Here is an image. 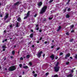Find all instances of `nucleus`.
<instances>
[{"label": "nucleus", "mask_w": 77, "mask_h": 77, "mask_svg": "<svg viewBox=\"0 0 77 77\" xmlns=\"http://www.w3.org/2000/svg\"><path fill=\"white\" fill-rule=\"evenodd\" d=\"M47 6H44L42 8L41 11H40V14H42L44 13L46 11V10H47Z\"/></svg>", "instance_id": "1"}, {"label": "nucleus", "mask_w": 77, "mask_h": 77, "mask_svg": "<svg viewBox=\"0 0 77 77\" xmlns=\"http://www.w3.org/2000/svg\"><path fill=\"white\" fill-rule=\"evenodd\" d=\"M16 67L14 66H12L9 67L8 69V70L9 71H13L14 70H15Z\"/></svg>", "instance_id": "2"}, {"label": "nucleus", "mask_w": 77, "mask_h": 77, "mask_svg": "<svg viewBox=\"0 0 77 77\" xmlns=\"http://www.w3.org/2000/svg\"><path fill=\"white\" fill-rule=\"evenodd\" d=\"M59 70V67L55 66L54 67V71L55 72H58Z\"/></svg>", "instance_id": "3"}, {"label": "nucleus", "mask_w": 77, "mask_h": 77, "mask_svg": "<svg viewBox=\"0 0 77 77\" xmlns=\"http://www.w3.org/2000/svg\"><path fill=\"white\" fill-rule=\"evenodd\" d=\"M30 11H29L27 12L26 14V16L25 17L23 18L24 20H25V19H26V18H27V17L29 16V15H30Z\"/></svg>", "instance_id": "4"}, {"label": "nucleus", "mask_w": 77, "mask_h": 77, "mask_svg": "<svg viewBox=\"0 0 77 77\" xmlns=\"http://www.w3.org/2000/svg\"><path fill=\"white\" fill-rule=\"evenodd\" d=\"M37 5L39 8H41V6L42 5V2H39L38 3Z\"/></svg>", "instance_id": "5"}, {"label": "nucleus", "mask_w": 77, "mask_h": 77, "mask_svg": "<svg viewBox=\"0 0 77 77\" xmlns=\"http://www.w3.org/2000/svg\"><path fill=\"white\" fill-rule=\"evenodd\" d=\"M42 54V51H41L39 52L37 54V56L38 57H41V54Z\"/></svg>", "instance_id": "6"}, {"label": "nucleus", "mask_w": 77, "mask_h": 77, "mask_svg": "<svg viewBox=\"0 0 77 77\" xmlns=\"http://www.w3.org/2000/svg\"><path fill=\"white\" fill-rule=\"evenodd\" d=\"M21 3V2H16V3H15V4H14V6H16L17 5V6H18V5H20V3Z\"/></svg>", "instance_id": "7"}, {"label": "nucleus", "mask_w": 77, "mask_h": 77, "mask_svg": "<svg viewBox=\"0 0 77 77\" xmlns=\"http://www.w3.org/2000/svg\"><path fill=\"white\" fill-rule=\"evenodd\" d=\"M20 23L19 22H17L16 24V27H18L19 26H20Z\"/></svg>", "instance_id": "8"}, {"label": "nucleus", "mask_w": 77, "mask_h": 77, "mask_svg": "<svg viewBox=\"0 0 77 77\" xmlns=\"http://www.w3.org/2000/svg\"><path fill=\"white\" fill-rule=\"evenodd\" d=\"M50 57L52 58V60H54V55H52Z\"/></svg>", "instance_id": "9"}, {"label": "nucleus", "mask_w": 77, "mask_h": 77, "mask_svg": "<svg viewBox=\"0 0 77 77\" xmlns=\"http://www.w3.org/2000/svg\"><path fill=\"white\" fill-rule=\"evenodd\" d=\"M67 77H73V75L72 74H69L67 75Z\"/></svg>", "instance_id": "10"}, {"label": "nucleus", "mask_w": 77, "mask_h": 77, "mask_svg": "<svg viewBox=\"0 0 77 77\" xmlns=\"http://www.w3.org/2000/svg\"><path fill=\"white\" fill-rule=\"evenodd\" d=\"M62 27H61V26H59L58 27V29H57V32H59V31H60V30L61 29Z\"/></svg>", "instance_id": "11"}, {"label": "nucleus", "mask_w": 77, "mask_h": 77, "mask_svg": "<svg viewBox=\"0 0 77 77\" xmlns=\"http://www.w3.org/2000/svg\"><path fill=\"white\" fill-rule=\"evenodd\" d=\"M66 17L67 18H69L70 17V16H69V15L68 14H66Z\"/></svg>", "instance_id": "12"}, {"label": "nucleus", "mask_w": 77, "mask_h": 77, "mask_svg": "<svg viewBox=\"0 0 77 77\" xmlns=\"http://www.w3.org/2000/svg\"><path fill=\"white\" fill-rule=\"evenodd\" d=\"M23 68H24V69H27V68H29V67H28V66H23Z\"/></svg>", "instance_id": "13"}, {"label": "nucleus", "mask_w": 77, "mask_h": 77, "mask_svg": "<svg viewBox=\"0 0 77 77\" xmlns=\"http://www.w3.org/2000/svg\"><path fill=\"white\" fill-rule=\"evenodd\" d=\"M30 38H32L33 37V33L31 34L30 35Z\"/></svg>", "instance_id": "14"}, {"label": "nucleus", "mask_w": 77, "mask_h": 77, "mask_svg": "<svg viewBox=\"0 0 77 77\" xmlns=\"http://www.w3.org/2000/svg\"><path fill=\"white\" fill-rule=\"evenodd\" d=\"M21 20V17H19L17 19V20L18 22H20Z\"/></svg>", "instance_id": "15"}, {"label": "nucleus", "mask_w": 77, "mask_h": 77, "mask_svg": "<svg viewBox=\"0 0 77 77\" xmlns=\"http://www.w3.org/2000/svg\"><path fill=\"white\" fill-rule=\"evenodd\" d=\"M15 51H13L12 52V54L13 55H14L15 54Z\"/></svg>", "instance_id": "16"}, {"label": "nucleus", "mask_w": 77, "mask_h": 77, "mask_svg": "<svg viewBox=\"0 0 77 77\" xmlns=\"http://www.w3.org/2000/svg\"><path fill=\"white\" fill-rule=\"evenodd\" d=\"M65 9H64V10H63V11H63V13L65 12L66 11V8H68V7H66V8H65Z\"/></svg>", "instance_id": "17"}, {"label": "nucleus", "mask_w": 77, "mask_h": 77, "mask_svg": "<svg viewBox=\"0 0 77 77\" xmlns=\"http://www.w3.org/2000/svg\"><path fill=\"white\" fill-rule=\"evenodd\" d=\"M66 56L69 57L70 56V54H68L66 55Z\"/></svg>", "instance_id": "18"}, {"label": "nucleus", "mask_w": 77, "mask_h": 77, "mask_svg": "<svg viewBox=\"0 0 77 77\" xmlns=\"http://www.w3.org/2000/svg\"><path fill=\"white\" fill-rule=\"evenodd\" d=\"M7 18H8V17H9V14H6V16H5Z\"/></svg>", "instance_id": "19"}, {"label": "nucleus", "mask_w": 77, "mask_h": 77, "mask_svg": "<svg viewBox=\"0 0 77 77\" xmlns=\"http://www.w3.org/2000/svg\"><path fill=\"white\" fill-rule=\"evenodd\" d=\"M58 77V75L57 74L55 75H54L53 76H52L51 77Z\"/></svg>", "instance_id": "20"}, {"label": "nucleus", "mask_w": 77, "mask_h": 77, "mask_svg": "<svg viewBox=\"0 0 77 77\" xmlns=\"http://www.w3.org/2000/svg\"><path fill=\"white\" fill-rule=\"evenodd\" d=\"M59 62H57V64H56V66H57V67L58 66H59Z\"/></svg>", "instance_id": "21"}, {"label": "nucleus", "mask_w": 77, "mask_h": 77, "mask_svg": "<svg viewBox=\"0 0 77 77\" xmlns=\"http://www.w3.org/2000/svg\"><path fill=\"white\" fill-rule=\"evenodd\" d=\"M70 29H72V28H73V27H74V26L73 25H72L71 26H70Z\"/></svg>", "instance_id": "22"}, {"label": "nucleus", "mask_w": 77, "mask_h": 77, "mask_svg": "<svg viewBox=\"0 0 77 77\" xmlns=\"http://www.w3.org/2000/svg\"><path fill=\"white\" fill-rule=\"evenodd\" d=\"M30 57V56L29 55H27L26 56V57L27 58V59L29 58V57Z\"/></svg>", "instance_id": "23"}, {"label": "nucleus", "mask_w": 77, "mask_h": 77, "mask_svg": "<svg viewBox=\"0 0 77 77\" xmlns=\"http://www.w3.org/2000/svg\"><path fill=\"white\" fill-rule=\"evenodd\" d=\"M19 66L20 68H21V67H22V66H23V65H22V64H19Z\"/></svg>", "instance_id": "24"}, {"label": "nucleus", "mask_w": 77, "mask_h": 77, "mask_svg": "<svg viewBox=\"0 0 77 77\" xmlns=\"http://www.w3.org/2000/svg\"><path fill=\"white\" fill-rule=\"evenodd\" d=\"M69 62L68 61L66 63V65H69Z\"/></svg>", "instance_id": "25"}, {"label": "nucleus", "mask_w": 77, "mask_h": 77, "mask_svg": "<svg viewBox=\"0 0 77 77\" xmlns=\"http://www.w3.org/2000/svg\"><path fill=\"white\" fill-rule=\"evenodd\" d=\"M73 41H74V39H70V40L69 41H70V42H72Z\"/></svg>", "instance_id": "26"}, {"label": "nucleus", "mask_w": 77, "mask_h": 77, "mask_svg": "<svg viewBox=\"0 0 77 77\" xmlns=\"http://www.w3.org/2000/svg\"><path fill=\"white\" fill-rule=\"evenodd\" d=\"M2 48H6V46L4 45L2 46Z\"/></svg>", "instance_id": "27"}, {"label": "nucleus", "mask_w": 77, "mask_h": 77, "mask_svg": "<svg viewBox=\"0 0 77 77\" xmlns=\"http://www.w3.org/2000/svg\"><path fill=\"white\" fill-rule=\"evenodd\" d=\"M29 64L30 65V66H32V63L31 62H30L29 63Z\"/></svg>", "instance_id": "28"}, {"label": "nucleus", "mask_w": 77, "mask_h": 77, "mask_svg": "<svg viewBox=\"0 0 77 77\" xmlns=\"http://www.w3.org/2000/svg\"><path fill=\"white\" fill-rule=\"evenodd\" d=\"M53 0H51L49 2V3H51L53 2Z\"/></svg>", "instance_id": "29"}, {"label": "nucleus", "mask_w": 77, "mask_h": 77, "mask_svg": "<svg viewBox=\"0 0 77 77\" xmlns=\"http://www.w3.org/2000/svg\"><path fill=\"white\" fill-rule=\"evenodd\" d=\"M63 54L62 52H60V56H61V55H63Z\"/></svg>", "instance_id": "30"}, {"label": "nucleus", "mask_w": 77, "mask_h": 77, "mask_svg": "<svg viewBox=\"0 0 77 77\" xmlns=\"http://www.w3.org/2000/svg\"><path fill=\"white\" fill-rule=\"evenodd\" d=\"M48 74H49V73L48 72H47L45 74V75L46 76H47Z\"/></svg>", "instance_id": "31"}, {"label": "nucleus", "mask_w": 77, "mask_h": 77, "mask_svg": "<svg viewBox=\"0 0 77 77\" xmlns=\"http://www.w3.org/2000/svg\"><path fill=\"white\" fill-rule=\"evenodd\" d=\"M23 57H21L20 58V60H23Z\"/></svg>", "instance_id": "32"}, {"label": "nucleus", "mask_w": 77, "mask_h": 77, "mask_svg": "<svg viewBox=\"0 0 77 77\" xmlns=\"http://www.w3.org/2000/svg\"><path fill=\"white\" fill-rule=\"evenodd\" d=\"M71 11V8H69L67 10V11H68V12H69V11Z\"/></svg>", "instance_id": "33"}, {"label": "nucleus", "mask_w": 77, "mask_h": 77, "mask_svg": "<svg viewBox=\"0 0 77 77\" xmlns=\"http://www.w3.org/2000/svg\"><path fill=\"white\" fill-rule=\"evenodd\" d=\"M75 31L74 30H72V31H71V33H74V32Z\"/></svg>", "instance_id": "34"}, {"label": "nucleus", "mask_w": 77, "mask_h": 77, "mask_svg": "<svg viewBox=\"0 0 77 77\" xmlns=\"http://www.w3.org/2000/svg\"><path fill=\"white\" fill-rule=\"evenodd\" d=\"M52 19H53V17H49V19L50 20H52Z\"/></svg>", "instance_id": "35"}, {"label": "nucleus", "mask_w": 77, "mask_h": 77, "mask_svg": "<svg viewBox=\"0 0 77 77\" xmlns=\"http://www.w3.org/2000/svg\"><path fill=\"white\" fill-rule=\"evenodd\" d=\"M66 35H69V32H66Z\"/></svg>", "instance_id": "36"}, {"label": "nucleus", "mask_w": 77, "mask_h": 77, "mask_svg": "<svg viewBox=\"0 0 77 77\" xmlns=\"http://www.w3.org/2000/svg\"><path fill=\"white\" fill-rule=\"evenodd\" d=\"M7 18H8L6 17L5 16V17H4V19L5 20H6V19H7Z\"/></svg>", "instance_id": "37"}, {"label": "nucleus", "mask_w": 77, "mask_h": 77, "mask_svg": "<svg viewBox=\"0 0 77 77\" xmlns=\"http://www.w3.org/2000/svg\"><path fill=\"white\" fill-rule=\"evenodd\" d=\"M55 46L54 45H53V46H52L51 47V48H54V46Z\"/></svg>", "instance_id": "38"}, {"label": "nucleus", "mask_w": 77, "mask_h": 77, "mask_svg": "<svg viewBox=\"0 0 77 77\" xmlns=\"http://www.w3.org/2000/svg\"><path fill=\"white\" fill-rule=\"evenodd\" d=\"M59 49H60V47H59V48H57V50H56V51H57V50H59Z\"/></svg>", "instance_id": "39"}, {"label": "nucleus", "mask_w": 77, "mask_h": 77, "mask_svg": "<svg viewBox=\"0 0 77 77\" xmlns=\"http://www.w3.org/2000/svg\"><path fill=\"white\" fill-rule=\"evenodd\" d=\"M37 74H35L34 75V77H36L37 76Z\"/></svg>", "instance_id": "40"}, {"label": "nucleus", "mask_w": 77, "mask_h": 77, "mask_svg": "<svg viewBox=\"0 0 77 77\" xmlns=\"http://www.w3.org/2000/svg\"><path fill=\"white\" fill-rule=\"evenodd\" d=\"M36 16H37V14H35V15H34V17H36Z\"/></svg>", "instance_id": "41"}, {"label": "nucleus", "mask_w": 77, "mask_h": 77, "mask_svg": "<svg viewBox=\"0 0 77 77\" xmlns=\"http://www.w3.org/2000/svg\"><path fill=\"white\" fill-rule=\"evenodd\" d=\"M10 27L12 28V24L10 25Z\"/></svg>", "instance_id": "42"}, {"label": "nucleus", "mask_w": 77, "mask_h": 77, "mask_svg": "<svg viewBox=\"0 0 77 77\" xmlns=\"http://www.w3.org/2000/svg\"><path fill=\"white\" fill-rule=\"evenodd\" d=\"M42 37H41L39 39V41H41V40H42Z\"/></svg>", "instance_id": "43"}, {"label": "nucleus", "mask_w": 77, "mask_h": 77, "mask_svg": "<svg viewBox=\"0 0 77 77\" xmlns=\"http://www.w3.org/2000/svg\"><path fill=\"white\" fill-rule=\"evenodd\" d=\"M68 57H66V56L65 57V59H67Z\"/></svg>", "instance_id": "44"}, {"label": "nucleus", "mask_w": 77, "mask_h": 77, "mask_svg": "<svg viewBox=\"0 0 77 77\" xmlns=\"http://www.w3.org/2000/svg\"><path fill=\"white\" fill-rule=\"evenodd\" d=\"M39 29V27H37L35 30H38Z\"/></svg>", "instance_id": "45"}, {"label": "nucleus", "mask_w": 77, "mask_h": 77, "mask_svg": "<svg viewBox=\"0 0 77 77\" xmlns=\"http://www.w3.org/2000/svg\"><path fill=\"white\" fill-rule=\"evenodd\" d=\"M7 41H8V39H5L4 41H5V42H6Z\"/></svg>", "instance_id": "46"}, {"label": "nucleus", "mask_w": 77, "mask_h": 77, "mask_svg": "<svg viewBox=\"0 0 77 77\" xmlns=\"http://www.w3.org/2000/svg\"><path fill=\"white\" fill-rule=\"evenodd\" d=\"M58 59V57L56 56L55 57V59Z\"/></svg>", "instance_id": "47"}, {"label": "nucleus", "mask_w": 77, "mask_h": 77, "mask_svg": "<svg viewBox=\"0 0 77 77\" xmlns=\"http://www.w3.org/2000/svg\"><path fill=\"white\" fill-rule=\"evenodd\" d=\"M39 32H40V33H41V32H42V30L41 29H40L39 30Z\"/></svg>", "instance_id": "48"}, {"label": "nucleus", "mask_w": 77, "mask_h": 77, "mask_svg": "<svg viewBox=\"0 0 77 77\" xmlns=\"http://www.w3.org/2000/svg\"><path fill=\"white\" fill-rule=\"evenodd\" d=\"M30 31L31 32H33V29H31Z\"/></svg>", "instance_id": "49"}, {"label": "nucleus", "mask_w": 77, "mask_h": 77, "mask_svg": "<svg viewBox=\"0 0 77 77\" xmlns=\"http://www.w3.org/2000/svg\"><path fill=\"white\" fill-rule=\"evenodd\" d=\"M75 59H77V55H76L75 56Z\"/></svg>", "instance_id": "50"}, {"label": "nucleus", "mask_w": 77, "mask_h": 77, "mask_svg": "<svg viewBox=\"0 0 77 77\" xmlns=\"http://www.w3.org/2000/svg\"><path fill=\"white\" fill-rule=\"evenodd\" d=\"M71 72H74V70H71Z\"/></svg>", "instance_id": "51"}, {"label": "nucleus", "mask_w": 77, "mask_h": 77, "mask_svg": "<svg viewBox=\"0 0 77 77\" xmlns=\"http://www.w3.org/2000/svg\"><path fill=\"white\" fill-rule=\"evenodd\" d=\"M45 44H47V42H45Z\"/></svg>", "instance_id": "52"}, {"label": "nucleus", "mask_w": 77, "mask_h": 77, "mask_svg": "<svg viewBox=\"0 0 77 77\" xmlns=\"http://www.w3.org/2000/svg\"><path fill=\"white\" fill-rule=\"evenodd\" d=\"M3 51H5L6 50V49L5 48H4L3 49H2Z\"/></svg>", "instance_id": "53"}, {"label": "nucleus", "mask_w": 77, "mask_h": 77, "mask_svg": "<svg viewBox=\"0 0 77 77\" xmlns=\"http://www.w3.org/2000/svg\"><path fill=\"white\" fill-rule=\"evenodd\" d=\"M4 33H6V30H5L4 31Z\"/></svg>", "instance_id": "54"}, {"label": "nucleus", "mask_w": 77, "mask_h": 77, "mask_svg": "<svg viewBox=\"0 0 77 77\" xmlns=\"http://www.w3.org/2000/svg\"><path fill=\"white\" fill-rule=\"evenodd\" d=\"M32 47L33 48H34L35 47V46L34 45H32Z\"/></svg>", "instance_id": "55"}, {"label": "nucleus", "mask_w": 77, "mask_h": 77, "mask_svg": "<svg viewBox=\"0 0 77 77\" xmlns=\"http://www.w3.org/2000/svg\"><path fill=\"white\" fill-rule=\"evenodd\" d=\"M4 60H6V57H5Z\"/></svg>", "instance_id": "56"}, {"label": "nucleus", "mask_w": 77, "mask_h": 77, "mask_svg": "<svg viewBox=\"0 0 77 77\" xmlns=\"http://www.w3.org/2000/svg\"><path fill=\"white\" fill-rule=\"evenodd\" d=\"M24 73H25L24 72H23V75H24V74H25Z\"/></svg>", "instance_id": "57"}, {"label": "nucleus", "mask_w": 77, "mask_h": 77, "mask_svg": "<svg viewBox=\"0 0 77 77\" xmlns=\"http://www.w3.org/2000/svg\"><path fill=\"white\" fill-rule=\"evenodd\" d=\"M32 73L33 74H35V71H33Z\"/></svg>", "instance_id": "58"}, {"label": "nucleus", "mask_w": 77, "mask_h": 77, "mask_svg": "<svg viewBox=\"0 0 77 77\" xmlns=\"http://www.w3.org/2000/svg\"><path fill=\"white\" fill-rule=\"evenodd\" d=\"M0 17H2L3 16L2 15V14H1L0 15Z\"/></svg>", "instance_id": "59"}, {"label": "nucleus", "mask_w": 77, "mask_h": 77, "mask_svg": "<svg viewBox=\"0 0 77 77\" xmlns=\"http://www.w3.org/2000/svg\"><path fill=\"white\" fill-rule=\"evenodd\" d=\"M11 58V59H12V58H13V57H14L13 56H11L10 57Z\"/></svg>", "instance_id": "60"}, {"label": "nucleus", "mask_w": 77, "mask_h": 77, "mask_svg": "<svg viewBox=\"0 0 77 77\" xmlns=\"http://www.w3.org/2000/svg\"><path fill=\"white\" fill-rule=\"evenodd\" d=\"M45 54H43V57H45Z\"/></svg>", "instance_id": "61"}, {"label": "nucleus", "mask_w": 77, "mask_h": 77, "mask_svg": "<svg viewBox=\"0 0 77 77\" xmlns=\"http://www.w3.org/2000/svg\"><path fill=\"white\" fill-rule=\"evenodd\" d=\"M37 43H39V41H38L37 42Z\"/></svg>", "instance_id": "62"}, {"label": "nucleus", "mask_w": 77, "mask_h": 77, "mask_svg": "<svg viewBox=\"0 0 77 77\" xmlns=\"http://www.w3.org/2000/svg\"><path fill=\"white\" fill-rule=\"evenodd\" d=\"M70 59H72V57H70Z\"/></svg>", "instance_id": "63"}, {"label": "nucleus", "mask_w": 77, "mask_h": 77, "mask_svg": "<svg viewBox=\"0 0 77 77\" xmlns=\"http://www.w3.org/2000/svg\"><path fill=\"white\" fill-rule=\"evenodd\" d=\"M38 24L36 25V27H38Z\"/></svg>", "instance_id": "64"}]
</instances>
